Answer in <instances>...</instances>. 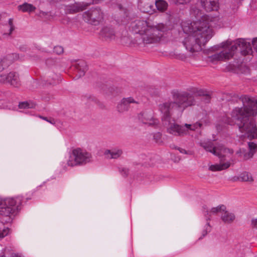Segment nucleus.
I'll return each mask as SVG.
<instances>
[{
  "label": "nucleus",
  "mask_w": 257,
  "mask_h": 257,
  "mask_svg": "<svg viewBox=\"0 0 257 257\" xmlns=\"http://www.w3.org/2000/svg\"><path fill=\"white\" fill-rule=\"evenodd\" d=\"M218 20V16L213 17L211 15H205L196 22L184 23L182 27L185 34L182 43L187 53L176 51L175 53V57L181 60H185L189 56L200 51L202 46L205 45L213 35V30L209 22Z\"/></svg>",
  "instance_id": "nucleus-1"
},
{
  "label": "nucleus",
  "mask_w": 257,
  "mask_h": 257,
  "mask_svg": "<svg viewBox=\"0 0 257 257\" xmlns=\"http://www.w3.org/2000/svg\"><path fill=\"white\" fill-rule=\"evenodd\" d=\"M231 100L234 103H241L243 106L235 107L232 110L231 119L240 132L250 139H257V125L254 118L251 117L257 116V99L247 95L234 94Z\"/></svg>",
  "instance_id": "nucleus-2"
},
{
  "label": "nucleus",
  "mask_w": 257,
  "mask_h": 257,
  "mask_svg": "<svg viewBox=\"0 0 257 257\" xmlns=\"http://www.w3.org/2000/svg\"><path fill=\"white\" fill-rule=\"evenodd\" d=\"M172 98L173 100L159 105L163 121H170L172 113L175 110L182 111L188 106L198 105L200 99H203L205 103H208L210 100L209 95L204 94L202 91L194 95L187 92L174 93Z\"/></svg>",
  "instance_id": "nucleus-3"
},
{
  "label": "nucleus",
  "mask_w": 257,
  "mask_h": 257,
  "mask_svg": "<svg viewBox=\"0 0 257 257\" xmlns=\"http://www.w3.org/2000/svg\"><path fill=\"white\" fill-rule=\"evenodd\" d=\"M130 29L133 33L140 35V42L137 41L138 44L144 45L159 42L169 30L168 27L163 23L151 26L146 21L142 20L133 22Z\"/></svg>",
  "instance_id": "nucleus-4"
},
{
  "label": "nucleus",
  "mask_w": 257,
  "mask_h": 257,
  "mask_svg": "<svg viewBox=\"0 0 257 257\" xmlns=\"http://www.w3.org/2000/svg\"><path fill=\"white\" fill-rule=\"evenodd\" d=\"M239 48L240 53L243 56L251 54L252 52L250 42H247L244 39H238L236 40L234 44L232 45L228 50H224L218 53L214 54L209 57L210 60L212 62L215 61H225L231 58L234 52Z\"/></svg>",
  "instance_id": "nucleus-5"
},
{
  "label": "nucleus",
  "mask_w": 257,
  "mask_h": 257,
  "mask_svg": "<svg viewBox=\"0 0 257 257\" xmlns=\"http://www.w3.org/2000/svg\"><path fill=\"white\" fill-rule=\"evenodd\" d=\"M90 155L80 149H75L73 151L71 159L67 162L69 166H74L77 165L84 164L90 161Z\"/></svg>",
  "instance_id": "nucleus-6"
},
{
  "label": "nucleus",
  "mask_w": 257,
  "mask_h": 257,
  "mask_svg": "<svg viewBox=\"0 0 257 257\" xmlns=\"http://www.w3.org/2000/svg\"><path fill=\"white\" fill-rule=\"evenodd\" d=\"M0 83H8L15 87H18L21 85L19 74L14 71L1 74Z\"/></svg>",
  "instance_id": "nucleus-7"
},
{
  "label": "nucleus",
  "mask_w": 257,
  "mask_h": 257,
  "mask_svg": "<svg viewBox=\"0 0 257 257\" xmlns=\"http://www.w3.org/2000/svg\"><path fill=\"white\" fill-rule=\"evenodd\" d=\"M139 119L143 123L149 126H155L159 124V120L154 116V112L152 110H145L139 114Z\"/></svg>",
  "instance_id": "nucleus-8"
},
{
  "label": "nucleus",
  "mask_w": 257,
  "mask_h": 257,
  "mask_svg": "<svg viewBox=\"0 0 257 257\" xmlns=\"http://www.w3.org/2000/svg\"><path fill=\"white\" fill-rule=\"evenodd\" d=\"M99 35L100 38L106 41H112L115 40L116 38L115 31L113 28L109 26L102 27Z\"/></svg>",
  "instance_id": "nucleus-9"
},
{
  "label": "nucleus",
  "mask_w": 257,
  "mask_h": 257,
  "mask_svg": "<svg viewBox=\"0 0 257 257\" xmlns=\"http://www.w3.org/2000/svg\"><path fill=\"white\" fill-rule=\"evenodd\" d=\"M216 151L215 155L218 157L221 162H224L227 158H230L234 152L232 149L226 148L222 145L217 146Z\"/></svg>",
  "instance_id": "nucleus-10"
},
{
  "label": "nucleus",
  "mask_w": 257,
  "mask_h": 257,
  "mask_svg": "<svg viewBox=\"0 0 257 257\" xmlns=\"http://www.w3.org/2000/svg\"><path fill=\"white\" fill-rule=\"evenodd\" d=\"M155 0H139L138 6L140 10L152 14L155 12Z\"/></svg>",
  "instance_id": "nucleus-11"
},
{
  "label": "nucleus",
  "mask_w": 257,
  "mask_h": 257,
  "mask_svg": "<svg viewBox=\"0 0 257 257\" xmlns=\"http://www.w3.org/2000/svg\"><path fill=\"white\" fill-rule=\"evenodd\" d=\"M167 132L169 134L175 136H181L186 134V130L183 126H181L175 122H170L167 128Z\"/></svg>",
  "instance_id": "nucleus-12"
},
{
  "label": "nucleus",
  "mask_w": 257,
  "mask_h": 257,
  "mask_svg": "<svg viewBox=\"0 0 257 257\" xmlns=\"http://www.w3.org/2000/svg\"><path fill=\"white\" fill-rule=\"evenodd\" d=\"M139 104V102L132 97L122 98L117 105V109L119 112H123L128 110L131 104Z\"/></svg>",
  "instance_id": "nucleus-13"
},
{
  "label": "nucleus",
  "mask_w": 257,
  "mask_h": 257,
  "mask_svg": "<svg viewBox=\"0 0 257 257\" xmlns=\"http://www.w3.org/2000/svg\"><path fill=\"white\" fill-rule=\"evenodd\" d=\"M202 8L207 12L216 11L219 9L218 0H200Z\"/></svg>",
  "instance_id": "nucleus-14"
},
{
  "label": "nucleus",
  "mask_w": 257,
  "mask_h": 257,
  "mask_svg": "<svg viewBox=\"0 0 257 257\" xmlns=\"http://www.w3.org/2000/svg\"><path fill=\"white\" fill-rule=\"evenodd\" d=\"M89 6L88 3L77 2L66 7V11L69 14H75L86 9Z\"/></svg>",
  "instance_id": "nucleus-15"
},
{
  "label": "nucleus",
  "mask_w": 257,
  "mask_h": 257,
  "mask_svg": "<svg viewBox=\"0 0 257 257\" xmlns=\"http://www.w3.org/2000/svg\"><path fill=\"white\" fill-rule=\"evenodd\" d=\"M234 164V160L230 158L229 160L226 162H221L219 164L211 165L209 169L211 171H219L228 168L232 164Z\"/></svg>",
  "instance_id": "nucleus-16"
},
{
  "label": "nucleus",
  "mask_w": 257,
  "mask_h": 257,
  "mask_svg": "<svg viewBox=\"0 0 257 257\" xmlns=\"http://www.w3.org/2000/svg\"><path fill=\"white\" fill-rule=\"evenodd\" d=\"M73 66L77 71V78H80L85 75V73L87 69L86 62L83 60H79L77 61Z\"/></svg>",
  "instance_id": "nucleus-17"
},
{
  "label": "nucleus",
  "mask_w": 257,
  "mask_h": 257,
  "mask_svg": "<svg viewBox=\"0 0 257 257\" xmlns=\"http://www.w3.org/2000/svg\"><path fill=\"white\" fill-rule=\"evenodd\" d=\"M85 21L91 24L94 25L96 19V9H91L85 12L83 15Z\"/></svg>",
  "instance_id": "nucleus-18"
},
{
  "label": "nucleus",
  "mask_w": 257,
  "mask_h": 257,
  "mask_svg": "<svg viewBox=\"0 0 257 257\" xmlns=\"http://www.w3.org/2000/svg\"><path fill=\"white\" fill-rule=\"evenodd\" d=\"M19 56L17 53L9 54L1 59L0 62L3 64V66L5 68L8 67L16 60H18Z\"/></svg>",
  "instance_id": "nucleus-19"
},
{
  "label": "nucleus",
  "mask_w": 257,
  "mask_h": 257,
  "mask_svg": "<svg viewBox=\"0 0 257 257\" xmlns=\"http://www.w3.org/2000/svg\"><path fill=\"white\" fill-rule=\"evenodd\" d=\"M235 215L226 210L223 211L221 214V219L225 223H231L235 219Z\"/></svg>",
  "instance_id": "nucleus-20"
},
{
  "label": "nucleus",
  "mask_w": 257,
  "mask_h": 257,
  "mask_svg": "<svg viewBox=\"0 0 257 257\" xmlns=\"http://www.w3.org/2000/svg\"><path fill=\"white\" fill-rule=\"evenodd\" d=\"M200 146L202 147L207 152H209L215 155L216 153V150H217V147H215L213 146L212 142H202L199 143Z\"/></svg>",
  "instance_id": "nucleus-21"
},
{
  "label": "nucleus",
  "mask_w": 257,
  "mask_h": 257,
  "mask_svg": "<svg viewBox=\"0 0 257 257\" xmlns=\"http://www.w3.org/2000/svg\"><path fill=\"white\" fill-rule=\"evenodd\" d=\"M122 154V151L120 149H114L111 151L107 150L104 152L105 155H110V156H107V158L109 159H117Z\"/></svg>",
  "instance_id": "nucleus-22"
},
{
  "label": "nucleus",
  "mask_w": 257,
  "mask_h": 257,
  "mask_svg": "<svg viewBox=\"0 0 257 257\" xmlns=\"http://www.w3.org/2000/svg\"><path fill=\"white\" fill-rule=\"evenodd\" d=\"M203 209L204 210H206L205 211L207 215H211V214H216L217 213H222L223 211L226 209V206L224 205H220L217 206L215 207H213L211 209L210 211L209 212L206 208L205 206H203Z\"/></svg>",
  "instance_id": "nucleus-23"
},
{
  "label": "nucleus",
  "mask_w": 257,
  "mask_h": 257,
  "mask_svg": "<svg viewBox=\"0 0 257 257\" xmlns=\"http://www.w3.org/2000/svg\"><path fill=\"white\" fill-rule=\"evenodd\" d=\"M100 88L108 95H115L118 93V89L114 87H107L106 85L100 86Z\"/></svg>",
  "instance_id": "nucleus-24"
},
{
  "label": "nucleus",
  "mask_w": 257,
  "mask_h": 257,
  "mask_svg": "<svg viewBox=\"0 0 257 257\" xmlns=\"http://www.w3.org/2000/svg\"><path fill=\"white\" fill-rule=\"evenodd\" d=\"M60 77L59 75L52 73L46 80L48 84L54 85L59 83Z\"/></svg>",
  "instance_id": "nucleus-25"
},
{
  "label": "nucleus",
  "mask_w": 257,
  "mask_h": 257,
  "mask_svg": "<svg viewBox=\"0 0 257 257\" xmlns=\"http://www.w3.org/2000/svg\"><path fill=\"white\" fill-rule=\"evenodd\" d=\"M19 9L23 12H32L36 10L35 7L33 5L25 3L18 7Z\"/></svg>",
  "instance_id": "nucleus-26"
},
{
  "label": "nucleus",
  "mask_w": 257,
  "mask_h": 257,
  "mask_svg": "<svg viewBox=\"0 0 257 257\" xmlns=\"http://www.w3.org/2000/svg\"><path fill=\"white\" fill-rule=\"evenodd\" d=\"M155 6L160 12L165 11L168 7V4L164 0H155Z\"/></svg>",
  "instance_id": "nucleus-27"
},
{
  "label": "nucleus",
  "mask_w": 257,
  "mask_h": 257,
  "mask_svg": "<svg viewBox=\"0 0 257 257\" xmlns=\"http://www.w3.org/2000/svg\"><path fill=\"white\" fill-rule=\"evenodd\" d=\"M15 209L11 207H3L0 208V215L9 216L14 212Z\"/></svg>",
  "instance_id": "nucleus-28"
},
{
  "label": "nucleus",
  "mask_w": 257,
  "mask_h": 257,
  "mask_svg": "<svg viewBox=\"0 0 257 257\" xmlns=\"http://www.w3.org/2000/svg\"><path fill=\"white\" fill-rule=\"evenodd\" d=\"M240 179L241 181L244 182H252L253 181V179L251 175L247 172L241 173L240 176Z\"/></svg>",
  "instance_id": "nucleus-29"
},
{
  "label": "nucleus",
  "mask_w": 257,
  "mask_h": 257,
  "mask_svg": "<svg viewBox=\"0 0 257 257\" xmlns=\"http://www.w3.org/2000/svg\"><path fill=\"white\" fill-rule=\"evenodd\" d=\"M36 106V104L32 102H28V101H24L20 102L19 104V107L20 108H32L35 107Z\"/></svg>",
  "instance_id": "nucleus-30"
},
{
  "label": "nucleus",
  "mask_w": 257,
  "mask_h": 257,
  "mask_svg": "<svg viewBox=\"0 0 257 257\" xmlns=\"http://www.w3.org/2000/svg\"><path fill=\"white\" fill-rule=\"evenodd\" d=\"M202 126V124L200 122H196L193 124H190L186 123L185 124V126L186 127L185 129L186 130V133L187 132L188 130L194 131L196 128L198 127H200Z\"/></svg>",
  "instance_id": "nucleus-31"
},
{
  "label": "nucleus",
  "mask_w": 257,
  "mask_h": 257,
  "mask_svg": "<svg viewBox=\"0 0 257 257\" xmlns=\"http://www.w3.org/2000/svg\"><path fill=\"white\" fill-rule=\"evenodd\" d=\"M253 155H252V153L251 152H249L248 150H246L244 149H243L242 157L243 160H247L253 157Z\"/></svg>",
  "instance_id": "nucleus-32"
},
{
  "label": "nucleus",
  "mask_w": 257,
  "mask_h": 257,
  "mask_svg": "<svg viewBox=\"0 0 257 257\" xmlns=\"http://www.w3.org/2000/svg\"><path fill=\"white\" fill-rule=\"evenodd\" d=\"M84 98L89 102H95V94H92L91 92H87L85 94Z\"/></svg>",
  "instance_id": "nucleus-33"
},
{
  "label": "nucleus",
  "mask_w": 257,
  "mask_h": 257,
  "mask_svg": "<svg viewBox=\"0 0 257 257\" xmlns=\"http://www.w3.org/2000/svg\"><path fill=\"white\" fill-rule=\"evenodd\" d=\"M5 205L7 207L13 208L16 205V201L14 198H8L5 200Z\"/></svg>",
  "instance_id": "nucleus-34"
},
{
  "label": "nucleus",
  "mask_w": 257,
  "mask_h": 257,
  "mask_svg": "<svg viewBox=\"0 0 257 257\" xmlns=\"http://www.w3.org/2000/svg\"><path fill=\"white\" fill-rule=\"evenodd\" d=\"M248 151L252 153V155H254L257 149V145L253 142H249L248 143Z\"/></svg>",
  "instance_id": "nucleus-35"
},
{
  "label": "nucleus",
  "mask_w": 257,
  "mask_h": 257,
  "mask_svg": "<svg viewBox=\"0 0 257 257\" xmlns=\"http://www.w3.org/2000/svg\"><path fill=\"white\" fill-rule=\"evenodd\" d=\"M8 24L10 26L9 33H5L4 34V35H8L9 36L11 35L12 32L15 30V26L13 24V19L10 18L9 20Z\"/></svg>",
  "instance_id": "nucleus-36"
},
{
  "label": "nucleus",
  "mask_w": 257,
  "mask_h": 257,
  "mask_svg": "<svg viewBox=\"0 0 257 257\" xmlns=\"http://www.w3.org/2000/svg\"><path fill=\"white\" fill-rule=\"evenodd\" d=\"M10 254V257H22L20 254L14 252L12 250L9 248H6L5 250V255Z\"/></svg>",
  "instance_id": "nucleus-37"
},
{
  "label": "nucleus",
  "mask_w": 257,
  "mask_h": 257,
  "mask_svg": "<svg viewBox=\"0 0 257 257\" xmlns=\"http://www.w3.org/2000/svg\"><path fill=\"white\" fill-rule=\"evenodd\" d=\"M63 52V48L61 46H56L54 48V52L58 55L62 54Z\"/></svg>",
  "instance_id": "nucleus-38"
},
{
  "label": "nucleus",
  "mask_w": 257,
  "mask_h": 257,
  "mask_svg": "<svg viewBox=\"0 0 257 257\" xmlns=\"http://www.w3.org/2000/svg\"><path fill=\"white\" fill-rule=\"evenodd\" d=\"M231 45L230 43H229V42H223L221 44V46H215L214 47H212L211 49L213 50V51H215V50H217L220 47H221V48H225V47H228L229 46H230Z\"/></svg>",
  "instance_id": "nucleus-39"
},
{
  "label": "nucleus",
  "mask_w": 257,
  "mask_h": 257,
  "mask_svg": "<svg viewBox=\"0 0 257 257\" xmlns=\"http://www.w3.org/2000/svg\"><path fill=\"white\" fill-rule=\"evenodd\" d=\"M9 229L8 228L4 229L2 231H0V238H3L7 236L9 233Z\"/></svg>",
  "instance_id": "nucleus-40"
},
{
  "label": "nucleus",
  "mask_w": 257,
  "mask_h": 257,
  "mask_svg": "<svg viewBox=\"0 0 257 257\" xmlns=\"http://www.w3.org/2000/svg\"><path fill=\"white\" fill-rule=\"evenodd\" d=\"M175 148L176 149L178 150L181 153L188 154V155H192V152L191 151H187L182 148H178V147H175Z\"/></svg>",
  "instance_id": "nucleus-41"
},
{
  "label": "nucleus",
  "mask_w": 257,
  "mask_h": 257,
  "mask_svg": "<svg viewBox=\"0 0 257 257\" xmlns=\"http://www.w3.org/2000/svg\"><path fill=\"white\" fill-rule=\"evenodd\" d=\"M251 226L252 228H257V218L251 219Z\"/></svg>",
  "instance_id": "nucleus-42"
},
{
  "label": "nucleus",
  "mask_w": 257,
  "mask_h": 257,
  "mask_svg": "<svg viewBox=\"0 0 257 257\" xmlns=\"http://www.w3.org/2000/svg\"><path fill=\"white\" fill-rule=\"evenodd\" d=\"M178 4H185L190 2V0H174Z\"/></svg>",
  "instance_id": "nucleus-43"
},
{
  "label": "nucleus",
  "mask_w": 257,
  "mask_h": 257,
  "mask_svg": "<svg viewBox=\"0 0 257 257\" xmlns=\"http://www.w3.org/2000/svg\"><path fill=\"white\" fill-rule=\"evenodd\" d=\"M55 63V61L52 59H48L46 61V63L48 66L52 65L54 64Z\"/></svg>",
  "instance_id": "nucleus-44"
},
{
  "label": "nucleus",
  "mask_w": 257,
  "mask_h": 257,
  "mask_svg": "<svg viewBox=\"0 0 257 257\" xmlns=\"http://www.w3.org/2000/svg\"><path fill=\"white\" fill-rule=\"evenodd\" d=\"M252 44L253 48H254V49L256 50V51L257 52V38H254L252 40Z\"/></svg>",
  "instance_id": "nucleus-45"
},
{
  "label": "nucleus",
  "mask_w": 257,
  "mask_h": 257,
  "mask_svg": "<svg viewBox=\"0 0 257 257\" xmlns=\"http://www.w3.org/2000/svg\"><path fill=\"white\" fill-rule=\"evenodd\" d=\"M242 150H243V149H239L236 152V155H237V156L238 157H239L241 159L242 157Z\"/></svg>",
  "instance_id": "nucleus-46"
},
{
  "label": "nucleus",
  "mask_w": 257,
  "mask_h": 257,
  "mask_svg": "<svg viewBox=\"0 0 257 257\" xmlns=\"http://www.w3.org/2000/svg\"><path fill=\"white\" fill-rule=\"evenodd\" d=\"M207 232H208V228H206L205 229H204V230H203L202 231V236L201 237H200L199 239H201L203 237H204L207 234Z\"/></svg>",
  "instance_id": "nucleus-47"
},
{
  "label": "nucleus",
  "mask_w": 257,
  "mask_h": 257,
  "mask_svg": "<svg viewBox=\"0 0 257 257\" xmlns=\"http://www.w3.org/2000/svg\"><path fill=\"white\" fill-rule=\"evenodd\" d=\"M122 172H123V174H122V175H124V176H126L128 174V170L127 169H122Z\"/></svg>",
  "instance_id": "nucleus-48"
},
{
  "label": "nucleus",
  "mask_w": 257,
  "mask_h": 257,
  "mask_svg": "<svg viewBox=\"0 0 257 257\" xmlns=\"http://www.w3.org/2000/svg\"><path fill=\"white\" fill-rule=\"evenodd\" d=\"M244 71H243V73H249V69H248V68L246 66H244Z\"/></svg>",
  "instance_id": "nucleus-49"
},
{
  "label": "nucleus",
  "mask_w": 257,
  "mask_h": 257,
  "mask_svg": "<svg viewBox=\"0 0 257 257\" xmlns=\"http://www.w3.org/2000/svg\"><path fill=\"white\" fill-rule=\"evenodd\" d=\"M5 69L4 66H3V64H2L1 62H0V72L3 70Z\"/></svg>",
  "instance_id": "nucleus-50"
},
{
  "label": "nucleus",
  "mask_w": 257,
  "mask_h": 257,
  "mask_svg": "<svg viewBox=\"0 0 257 257\" xmlns=\"http://www.w3.org/2000/svg\"><path fill=\"white\" fill-rule=\"evenodd\" d=\"M48 122H50L52 124H54L55 123V121L54 120V119H53L52 120H48Z\"/></svg>",
  "instance_id": "nucleus-51"
},
{
  "label": "nucleus",
  "mask_w": 257,
  "mask_h": 257,
  "mask_svg": "<svg viewBox=\"0 0 257 257\" xmlns=\"http://www.w3.org/2000/svg\"><path fill=\"white\" fill-rule=\"evenodd\" d=\"M227 122L229 124L231 125L232 124V122H231V120H228Z\"/></svg>",
  "instance_id": "nucleus-52"
},
{
  "label": "nucleus",
  "mask_w": 257,
  "mask_h": 257,
  "mask_svg": "<svg viewBox=\"0 0 257 257\" xmlns=\"http://www.w3.org/2000/svg\"><path fill=\"white\" fill-rule=\"evenodd\" d=\"M42 118L43 119H44V120H46V121H48V118H47V117H42Z\"/></svg>",
  "instance_id": "nucleus-53"
},
{
  "label": "nucleus",
  "mask_w": 257,
  "mask_h": 257,
  "mask_svg": "<svg viewBox=\"0 0 257 257\" xmlns=\"http://www.w3.org/2000/svg\"><path fill=\"white\" fill-rule=\"evenodd\" d=\"M102 15H103V13H102V12H101V16L100 17V20L103 19Z\"/></svg>",
  "instance_id": "nucleus-54"
},
{
  "label": "nucleus",
  "mask_w": 257,
  "mask_h": 257,
  "mask_svg": "<svg viewBox=\"0 0 257 257\" xmlns=\"http://www.w3.org/2000/svg\"><path fill=\"white\" fill-rule=\"evenodd\" d=\"M206 225L208 226V227H210V225H209V223H207Z\"/></svg>",
  "instance_id": "nucleus-55"
},
{
  "label": "nucleus",
  "mask_w": 257,
  "mask_h": 257,
  "mask_svg": "<svg viewBox=\"0 0 257 257\" xmlns=\"http://www.w3.org/2000/svg\"><path fill=\"white\" fill-rule=\"evenodd\" d=\"M103 0H97V3L99 2H101V1H103Z\"/></svg>",
  "instance_id": "nucleus-56"
},
{
  "label": "nucleus",
  "mask_w": 257,
  "mask_h": 257,
  "mask_svg": "<svg viewBox=\"0 0 257 257\" xmlns=\"http://www.w3.org/2000/svg\"><path fill=\"white\" fill-rule=\"evenodd\" d=\"M119 9L120 10H121V6H120V5L119 6Z\"/></svg>",
  "instance_id": "nucleus-57"
},
{
  "label": "nucleus",
  "mask_w": 257,
  "mask_h": 257,
  "mask_svg": "<svg viewBox=\"0 0 257 257\" xmlns=\"http://www.w3.org/2000/svg\"><path fill=\"white\" fill-rule=\"evenodd\" d=\"M1 18H2V16H1V15H0V20H1Z\"/></svg>",
  "instance_id": "nucleus-58"
}]
</instances>
